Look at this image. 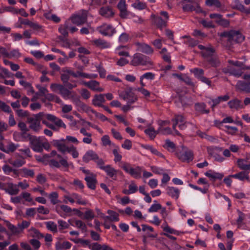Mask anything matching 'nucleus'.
Masks as SVG:
<instances>
[{
  "instance_id": "obj_1",
  "label": "nucleus",
  "mask_w": 250,
  "mask_h": 250,
  "mask_svg": "<svg viewBox=\"0 0 250 250\" xmlns=\"http://www.w3.org/2000/svg\"><path fill=\"white\" fill-rule=\"evenodd\" d=\"M29 138L30 147L36 152H42L43 149L48 151L51 146L47 140L43 137H37L27 134Z\"/></svg>"
},
{
  "instance_id": "obj_2",
  "label": "nucleus",
  "mask_w": 250,
  "mask_h": 250,
  "mask_svg": "<svg viewBox=\"0 0 250 250\" xmlns=\"http://www.w3.org/2000/svg\"><path fill=\"white\" fill-rule=\"evenodd\" d=\"M64 142L65 140L63 139L53 140V145L62 153L64 154L65 152H68L72 155L73 158H78L79 152L76 147L73 145L68 146L65 144Z\"/></svg>"
},
{
  "instance_id": "obj_3",
  "label": "nucleus",
  "mask_w": 250,
  "mask_h": 250,
  "mask_svg": "<svg viewBox=\"0 0 250 250\" xmlns=\"http://www.w3.org/2000/svg\"><path fill=\"white\" fill-rule=\"evenodd\" d=\"M50 157L56 156L59 161L55 159H51L48 160L49 165L51 167L61 168V167L64 168L68 169L69 164L67 161V158H63L62 156L58 154L56 150H52L49 154Z\"/></svg>"
},
{
  "instance_id": "obj_4",
  "label": "nucleus",
  "mask_w": 250,
  "mask_h": 250,
  "mask_svg": "<svg viewBox=\"0 0 250 250\" xmlns=\"http://www.w3.org/2000/svg\"><path fill=\"white\" fill-rule=\"evenodd\" d=\"M182 152L177 151L176 153L178 158L182 162L189 163L192 162L194 159L193 151L184 146H182Z\"/></svg>"
},
{
  "instance_id": "obj_5",
  "label": "nucleus",
  "mask_w": 250,
  "mask_h": 250,
  "mask_svg": "<svg viewBox=\"0 0 250 250\" xmlns=\"http://www.w3.org/2000/svg\"><path fill=\"white\" fill-rule=\"evenodd\" d=\"M130 63L133 66L152 65L149 57L140 53H136L133 55Z\"/></svg>"
},
{
  "instance_id": "obj_6",
  "label": "nucleus",
  "mask_w": 250,
  "mask_h": 250,
  "mask_svg": "<svg viewBox=\"0 0 250 250\" xmlns=\"http://www.w3.org/2000/svg\"><path fill=\"white\" fill-rule=\"evenodd\" d=\"M121 167L126 173L135 179H139L141 177L142 168L141 167L137 166L133 168L131 167L129 163H125Z\"/></svg>"
},
{
  "instance_id": "obj_7",
  "label": "nucleus",
  "mask_w": 250,
  "mask_h": 250,
  "mask_svg": "<svg viewBox=\"0 0 250 250\" xmlns=\"http://www.w3.org/2000/svg\"><path fill=\"white\" fill-rule=\"evenodd\" d=\"M42 115V113L40 112L33 116L27 118V122L29 124V128L36 132H39L41 129V116Z\"/></svg>"
},
{
  "instance_id": "obj_8",
  "label": "nucleus",
  "mask_w": 250,
  "mask_h": 250,
  "mask_svg": "<svg viewBox=\"0 0 250 250\" xmlns=\"http://www.w3.org/2000/svg\"><path fill=\"white\" fill-rule=\"evenodd\" d=\"M83 161L85 163L93 161L99 167L102 164H104V161L100 158L98 154L92 150H88L83 157Z\"/></svg>"
},
{
  "instance_id": "obj_9",
  "label": "nucleus",
  "mask_w": 250,
  "mask_h": 250,
  "mask_svg": "<svg viewBox=\"0 0 250 250\" xmlns=\"http://www.w3.org/2000/svg\"><path fill=\"white\" fill-rule=\"evenodd\" d=\"M219 36L222 39L227 38V41L229 42L234 40L237 42H241L245 39L241 32H221Z\"/></svg>"
},
{
  "instance_id": "obj_10",
  "label": "nucleus",
  "mask_w": 250,
  "mask_h": 250,
  "mask_svg": "<svg viewBox=\"0 0 250 250\" xmlns=\"http://www.w3.org/2000/svg\"><path fill=\"white\" fill-rule=\"evenodd\" d=\"M87 11L84 10L82 11L81 14H74L70 18L72 22L77 26L85 23L87 21Z\"/></svg>"
},
{
  "instance_id": "obj_11",
  "label": "nucleus",
  "mask_w": 250,
  "mask_h": 250,
  "mask_svg": "<svg viewBox=\"0 0 250 250\" xmlns=\"http://www.w3.org/2000/svg\"><path fill=\"white\" fill-rule=\"evenodd\" d=\"M171 121L173 123V129H175L177 125L181 130L185 129L187 127L186 120L182 115H175Z\"/></svg>"
},
{
  "instance_id": "obj_12",
  "label": "nucleus",
  "mask_w": 250,
  "mask_h": 250,
  "mask_svg": "<svg viewBox=\"0 0 250 250\" xmlns=\"http://www.w3.org/2000/svg\"><path fill=\"white\" fill-rule=\"evenodd\" d=\"M68 32H63L62 36L59 37V39L63 42L62 46L66 48H70L71 45L78 46L80 45L79 42L75 39L74 41L68 39L67 37Z\"/></svg>"
},
{
  "instance_id": "obj_13",
  "label": "nucleus",
  "mask_w": 250,
  "mask_h": 250,
  "mask_svg": "<svg viewBox=\"0 0 250 250\" xmlns=\"http://www.w3.org/2000/svg\"><path fill=\"white\" fill-rule=\"evenodd\" d=\"M92 28L90 26H87V27H82V28H77L75 25H73L71 24L68 22H65L64 24L61 26L59 28V31H61V30H63V31H76L80 30V31H88L90 30H91Z\"/></svg>"
},
{
  "instance_id": "obj_14",
  "label": "nucleus",
  "mask_w": 250,
  "mask_h": 250,
  "mask_svg": "<svg viewBox=\"0 0 250 250\" xmlns=\"http://www.w3.org/2000/svg\"><path fill=\"white\" fill-rule=\"evenodd\" d=\"M104 164H102L99 166V168L104 170L106 173V175L110 178H112L113 180H116L118 170L115 169L109 165L106 166H104Z\"/></svg>"
},
{
  "instance_id": "obj_15",
  "label": "nucleus",
  "mask_w": 250,
  "mask_h": 250,
  "mask_svg": "<svg viewBox=\"0 0 250 250\" xmlns=\"http://www.w3.org/2000/svg\"><path fill=\"white\" fill-rule=\"evenodd\" d=\"M122 96L124 100L127 101V103L130 104L134 103L137 100L136 96L131 88L125 90Z\"/></svg>"
},
{
  "instance_id": "obj_16",
  "label": "nucleus",
  "mask_w": 250,
  "mask_h": 250,
  "mask_svg": "<svg viewBox=\"0 0 250 250\" xmlns=\"http://www.w3.org/2000/svg\"><path fill=\"white\" fill-rule=\"evenodd\" d=\"M54 123V124H52L49 123L47 121H43V124L54 131H58L60 127L66 128V125L62 120H57L56 122H55Z\"/></svg>"
},
{
  "instance_id": "obj_17",
  "label": "nucleus",
  "mask_w": 250,
  "mask_h": 250,
  "mask_svg": "<svg viewBox=\"0 0 250 250\" xmlns=\"http://www.w3.org/2000/svg\"><path fill=\"white\" fill-rule=\"evenodd\" d=\"M223 72L225 73H229L231 75H233L236 77H240L243 71L241 68H236L232 66H228L223 69Z\"/></svg>"
},
{
  "instance_id": "obj_18",
  "label": "nucleus",
  "mask_w": 250,
  "mask_h": 250,
  "mask_svg": "<svg viewBox=\"0 0 250 250\" xmlns=\"http://www.w3.org/2000/svg\"><path fill=\"white\" fill-rule=\"evenodd\" d=\"M205 175L212 182H215L216 180H222L224 176L223 173L217 172L211 169L205 172Z\"/></svg>"
},
{
  "instance_id": "obj_19",
  "label": "nucleus",
  "mask_w": 250,
  "mask_h": 250,
  "mask_svg": "<svg viewBox=\"0 0 250 250\" xmlns=\"http://www.w3.org/2000/svg\"><path fill=\"white\" fill-rule=\"evenodd\" d=\"M85 181L86 182L87 186L91 189H95L96 188V185L97 181L96 176L94 174H90L86 175L84 178Z\"/></svg>"
},
{
  "instance_id": "obj_20",
  "label": "nucleus",
  "mask_w": 250,
  "mask_h": 250,
  "mask_svg": "<svg viewBox=\"0 0 250 250\" xmlns=\"http://www.w3.org/2000/svg\"><path fill=\"white\" fill-rule=\"evenodd\" d=\"M117 7L120 11V16L122 19H125L128 15L125 0H120L117 5Z\"/></svg>"
},
{
  "instance_id": "obj_21",
  "label": "nucleus",
  "mask_w": 250,
  "mask_h": 250,
  "mask_svg": "<svg viewBox=\"0 0 250 250\" xmlns=\"http://www.w3.org/2000/svg\"><path fill=\"white\" fill-rule=\"evenodd\" d=\"M228 104L229 107L231 109L238 110L244 108V105L241 101L237 98L229 101Z\"/></svg>"
},
{
  "instance_id": "obj_22",
  "label": "nucleus",
  "mask_w": 250,
  "mask_h": 250,
  "mask_svg": "<svg viewBox=\"0 0 250 250\" xmlns=\"http://www.w3.org/2000/svg\"><path fill=\"white\" fill-rule=\"evenodd\" d=\"M167 194L172 198L177 200L180 195V190L173 187H167L166 188Z\"/></svg>"
},
{
  "instance_id": "obj_23",
  "label": "nucleus",
  "mask_w": 250,
  "mask_h": 250,
  "mask_svg": "<svg viewBox=\"0 0 250 250\" xmlns=\"http://www.w3.org/2000/svg\"><path fill=\"white\" fill-rule=\"evenodd\" d=\"M136 45L138 46V50L144 53L151 54L153 52V48L147 44L136 42Z\"/></svg>"
},
{
  "instance_id": "obj_24",
  "label": "nucleus",
  "mask_w": 250,
  "mask_h": 250,
  "mask_svg": "<svg viewBox=\"0 0 250 250\" xmlns=\"http://www.w3.org/2000/svg\"><path fill=\"white\" fill-rule=\"evenodd\" d=\"M237 88L247 93H250V82L239 81L236 84Z\"/></svg>"
},
{
  "instance_id": "obj_25",
  "label": "nucleus",
  "mask_w": 250,
  "mask_h": 250,
  "mask_svg": "<svg viewBox=\"0 0 250 250\" xmlns=\"http://www.w3.org/2000/svg\"><path fill=\"white\" fill-rule=\"evenodd\" d=\"M91 42L93 45L101 49L107 48L110 46V43L101 39L93 40Z\"/></svg>"
},
{
  "instance_id": "obj_26",
  "label": "nucleus",
  "mask_w": 250,
  "mask_h": 250,
  "mask_svg": "<svg viewBox=\"0 0 250 250\" xmlns=\"http://www.w3.org/2000/svg\"><path fill=\"white\" fill-rule=\"evenodd\" d=\"M105 102L104 94H96L92 100V104L95 106L101 107Z\"/></svg>"
},
{
  "instance_id": "obj_27",
  "label": "nucleus",
  "mask_w": 250,
  "mask_h": 250,
  "mask_svg": "<svg viewBox=\"0 0 250 250\" xmlns=\"http://www.w3.org/2000/svg\"><path fill=\"white\" fill-rule=\"evenodd\" d=\"M4 189L6 192L11 195H16L19 192L18 185L11 183H8L6 188Z\"/></svg>"
},
{
  "instance_id": "obj_28",
  "label": "nucleus",
  "mask_w": 250,
  "mask_h": 250,
  "mask_svg": "<svg viewBox=\"0 0 250 250\" xmlns=\"http://www.w3.org/2000/svg\"><path fill=\"white\" fill-rule=\"evenodd\" d=\"M108 216H105L104 218L105 220H109L111 222H118L119 221V215L116 211L112 210L107 211Z\"/></svg>"
},
{
  "instance_id": "obj_29",
  "label": "nucleus",
  "mask_w": 250,
  "mask_h": 250,
  "mask_svg": "<svg viewBox=\"0 0 250 250\" xmlns=\"http://www.w3.org/2000/svg\"><path fill=\"white\" fill-rule=\"evenodd\" d=\"M138 190V188L134 181H131L128 186V189H124L122 191V193L126 194L129 195L135 193Z\"/></svg>"
},
{
  "instance_id": "obj_30",
  "label": "nucleus",
  "mask_w": 250,
  "mask_h": 250,
  "mask_svg": "<svg viewBox=\"0 0 250 250\" xmlns=\"http://www.w3.org/2000/svg\"><path fill=\"white\" fill-rule=\"evenodd\" d=\"M206 104L204 103H197L194 105V108L197 112L201 114H208L209 109H206Z\"/></svg>"
},
{
  "instance_id": "obj_31",
  "label": "nucleus",
  "mask_w": 250,
  "mask_h": 250,
  "mask_svg": "<svg viewBox=\"0 0 250 250\" xmlns=\"http://www.w3.org/2000/svg\"><path fill=\"white\" fill-rule=\"evenodd\" d=\"M247 160L244 159L239 158L237 161V165L238 167L243 170H249L250 172V162L246 164Z\"/></svg>"
},
{
  "instance_id": "obj_32",
  "label": "nucleus",
  "mask_w": 250,
  "mask_h": 250,
  "mask_svg": "<svg viewBox=\"0 0 250 250\" xmlns=\"http://www.w3.org/2000/svg\"><path fill=\"white\" fill-rule=\"evenodd\" d=\"M100 13L101 15L107 18L113 17L114 15V13L112 11V8L109 6L101 8Z\"/></svg>"
},
{
  "instance_id": "obj_33",
  "label": "nucleus",
  "mask_w": 250,
  "mask_h": 250,
  "mask_svg": "<svg viewBox=\"0 0 250 250\" xmlns=\"http://www.w3.org/2000/svg\"><path fill=\"white\" fill-rule=\"evenodd\" d=\"M112 145L115 147L113 149L112 152L114 156V161L115 163L121 162L122 159V156L120 154V148L118 146L113 144Z\"/></svg>"
},
{
  "instance_id": "obj_34",
  "label": "nucleus",
  "mask_w": 250,
  "mask_h": 250,
  "mask_svg": "<svg viewBox=\"0 0 250 250\" xmlns=\"http://www.w3.org/2000/svg\"><path fill=\"white\" fill-rule=\"evenodd\" d=\"M42 113V115L41 116V118L42 123L43 120L55 123V122H56L57 120H61L60 119L57 118L55 116L52 114H44L43 112Z\"/></svg>"
},
{
  "instance_id": "obj_35",
  "label": "nucleus",
  "mask_w": 250,
  "mask_h": 250,
  "mask_svg": "<svg viewBox=\"0 0 250 250\" xmlns=\"http://www.w3.org/2000/svg\"><path fill=\"white\" fill-rule=\"evenodd\" d=\"M21 176L23 177L33 178L35 176V172L33 169L23 167L21 169Z\"/></svg>"
},
{
  "instance_id": "obj_36",
  "label": "nucleus",
  "mask_w": 250,
  "mask_h": 250,
  "mask_svg": "<svg viewBox=\"0 0 250 250\" xmlns=\"http://www.w3.org/2000/svg\"><path fill=\"white\" fill-rule=\"evenodd\" d=\"M89 88L93 91L98 92H102L104 91V89L100 86V83L95 80L90 81Z\"/></svg>"
},
{
  "instance_id": "obj_37",
  "label": "nucleus",
  "mask_w": 250,
  "mask_h": 250,
  "mask_svg": "<svg viewBox=\"0 0 250 250\" xmlns=\"http://www.w3.org/2000/svg\"><path fill=\"white\" fill-rule=\"evenodd\" d=\"M190 72L193 73L195 78L200 80L201 77L204 75V71L203 69L199 68H194L190 69Z\"/></svg>"
},
{
  "instance_id": "obj_38",
  "label": "nucleus",
  "mask_w": 250,
  "mask_h": 250,
  "mask_svg": "<svg viewBox=\"0 0 250 250\" xmlns=\"http://www.w3.org/2000/svg\"><path fill=\"white\" fill-rule=\"evenodd\" d=\"M10 163L15 167H21L25 164V161L23 157H19L15 160H11Z\"/></svg>"
},
{
  "instance_id": "obj_39",
  "label": "nucleus",
  "mask_w": 250,
  "mask_h": 250,
  "mask_svg": "<svg viewBox=\"0 0 250 250\" xmlns=\"http://www.w3.org/2000/svg\"><path fill=\"white\" fill-rule=\"evenodd\" d=\"M72 197H73L75 202L79 205H85L87 203V201L82 198V196L76 193H72Z\"/></svg>"
},
{
  "instance_id": "obj_40",
  "label": "nucleus",
  "mask_w": 250,
  "mask_h": 250,
  "mask_svg": "<svg viewBox=\"0 0 250 250\" xmlns=\"http://www.w3.org/2000/svg\"><path fill=\"white\" fill-rule=\"evenodd\" d=\"M215 50L213 47H207L205 50L201 51V55L202 57L206 60L207 58L214 55Z\"/></svg>"
},
{
  "instance_id": "obj_41",
  "label": "nucleus",
  "mask_w": 250,
  "mask_h": 250,
  "mask_svg": "<svg viewBox=\"0 0 250 250\" xmlns=\"http://www.w3.org/2000/svg\"><path fill=\"white\" fill-rule=\"evenodd\" d=\"M47 229L53 233H55L57 232V224L53 221H50L45 223Z\"/></svg>"
},
{
  "instance_id": "obj_42",
  "label": "nucleus",
  "mask_w": 250,
  "mask_h": 250,
  "mask_svg": "<svg viewBox=\"0 0 250 250\" xmlns=\"http://www.w3.org/2000/svg\"><path fill=\"white\" fill-rule=\"evenodd\" d=\"M163 147L167 149L168 151L173 152L175 151L176 146L174 143L169 140H166L165 144L163 145Z\"/></svg>"
},
{
  "instance_id": "obj_43",
  "label": "nucleus",
  "mask_w": 250,
  "mask_h": 250,
  "mask_svg": "<svg viewBox=\"0 0 250 250\" xmlns=\"http://www.w3.org/2000/svg\"><path fill=\"white\" fill-rule=\"evenodd\" d=\"M47 196L49 198L51 203L54 205L60 202L58 200V193L56 191L51 192L48 195H47Z\"/></svg>"
},
{
  "instance_id": "obj_44",
  "label": "nucleus",
  "mask_w": 250,
  "mask_h": 250,
  "mask_svg": "<svg viewBox=\"0 0 250 250\" xmlns=\"http://www.w3.org/2000/svg\"><path fill=\"white\" fill-rule=\"evenodd\" d=\"M166 226L164 227H162L164 231L165 232V233H167L168 234H173L176 235H179L181 234V232H180L179 231L176 230L168 226L167 224V222H166Z\"/></svg>"
},
{
  "instance_id": "obj_45",
  "label": "nucleus",
  "mask_w": 250,
  "mask_h": 250,
  "mask_svg": "<svg viewBox=\"0 0 250 250\" xmlns=\"http://www.w3.org/2000/svg\"><path fill=\"white\" fill-rule=\"evenodd\" d=\"M206 61L212 66L216 67L219 65V62L217 60L216 56L213 55L212 56L209 57L206 59Z\"/></svg>"
},
{
  "instance_id": "obj_46",
  "label": "nucleus",
  "mask_w": 250,
  "mask_h": 250,
  "mask_svg": "<svg viewBox=\"0 0 250 250\" xmlns=\"http://www.w3.org/2000/svg\"><path fill=\"white\" fill-rule=\"evenodd\" d=\"M142 230L144 232L143 235H147V234H154L151 232L154 231V229L151 226H149L147 225L143 224L142 225ZM155 234H157L155 233Z\"/></svg>"
},
{
  "instance_id": "obj_47",
  "label": "nucleus",
  "mask_w": 250,
  "mask_h": 250,
  "mask_svg": "<svg viewBox=\"0 0 250 250\" xmlns=\"http://www.w3.org/2000/svg\"><path fill=\"white\" fill-rule=\"evenodd\" d=\"M144 132L149 137L151 140H153L158 133V132L152 127H150L145 129Z\"/></svg>"
},
{
  "instance_id": "obj_48",
  "label": "nucleus",
  "mask_w": 250,
  "mask_h": 250,
  "mask_svg": "<svg viewBox=\"0 0 250 250\" xmlns=\"http://www.w3.org/2000/svg\"><path fill=\"white\" fill-rule=\"evenodd\" d=\"M23 24L29 25L33 30H39L42 29V26L37 24V23H34L28 20H25L23 21Z\"/></svg>"
},
{
  "instance_id": "obj_49",
  "label": "nucleus",
  "mask_w": 250,
  "mask_h": 250,
  "mask_svg": "<svg viewBox=\"0 0 250 250\" xmlns=\"http://www.w3.org/2000/svg\"><path fill=\"white\" fill-rule=\"evenodd\" d=\"M95 217L94 211L91 209L86 210L83 213V218L87 220H91Z\"/></svg>"
},
{
  "instance_id": "obj_50",
  "label": "nucleus",
  "mask_w": 250,
  "mask_h": 250,
  "mask_svg": "<svg viewBox=\"0 0 250 250\" xmlns=\"http://www.w3.org/2000/svg\"><path fill=\"white\" fill-rule=\"evenodd\" d=\"M246 170H243L236 174L230 175V176L232 178L238 179L241 181H244V176L246 173Z\"/></svg>"
},
{
  "instance_id": "obj_51",
  "label": "nucleus",
  "mask_w": 250,
  "mask_h": 250,
  "mask_svg": "<svg viewBox=\"0 0 250 250\" xmlns=\"http://www.w3.org/2000/svg\"><path fill=\"white\" fill-rule=\"evenodd\" d=\"M0 109L3 112L10 114L12 112L10 106L0 100Z\"/></svg>"
},
{
  "instance_id": "obj_52",
  "label": "nucleus",
  "mask_w": 250,
  "mask_h": 250,
  "mask_svg": "<svg viewBox=\"0 0 250 250\" xmlns=\"http://www.w3.org/2000/svg\"><path fill=\"white\" fill-rule=\"evenodd\" d=\"M59 94H60L64 99H66L70 95L71 92L63 85L60 90Z\"/></svg>"
},
{
  "instance_id": "obj_53",
  "label": "nucleus",
  "mask_w": 250,
  "mask_h": 250,
  "mask_svg": "<svg viewBox=\"0 0 250 250\" xmlns=\"http://www.w3.org/2000/svg\"><path fill=\"white\" fill-rule=\"evenodd\" d=\"M224 127L227 129L225 131L229 134L234 135L238 131V128L235 126L225 125Z\"/></svg>"
},
{
  "instance_id": "obj_54",
  "label": "nucleus",
  "mask_w": 250,
  "mask_h": 250,
  "mask_svg": "<svg viewBox=\"0 0 250 250\" xmlns=\"http://www.w3.org/2000/svg\"><path fill=\"white\" fill-rule=\"evenodd\" d=\"M101 141L102 145L104 146H110L111 145V142L110 140V137L108 135H104L102 138Z\"/></svg>"
},
{
  "instance_id": "obj_55",
  "label": "nucleus",
  "mask_w": 250,
  "mask_h": 250,
  "mask_svg": "<svg viewBox=\"0 0 250 250\" xmlns=\"http://www.w3.org/2000/svg\"><path fill=\"white\" fill-rule=\"evenodd\" d=\"M162 208V206L160 204H153L148 208L149 212H155Z\"/></svg>"
},
{
  "instance_id": "obj_56",
  "label": "nucleus",
  "mask_w": 250,
  "mask_h": 250,
  "mask_svg": "<svg viewBox=\"0 0 250 250\" xmlns=\"http://www.w3.org/2000/svg\"><path fill=\"white\" fill-rule=\"evenodd\" d=\"M75 225L78 228L81 229L82 230H86V226L84 223L81 220H76L75 221Z\"/></svg>"
},
{
  "instance_id": "obj_57",
  "label": "nucleus",
  "mask_w": 250,
  "mask_h": 250,
  "mask_svg": "<svg viewBox=\"0 0 250 250\" xmlns=\"http://www.w3.org/2000/svg\"><path fill=\"white\" fill-rule=\"evenodd\" d=\"M206 3L207 5H214L218 8L221 6V2L218 0H206Z\"/></svg>"
},
{
  "instance_id": "obj_58",
  "label": "nucleus",
  "mask_w": 250,
  "mask_h": 250,
  "mask_svg": "<svg viewBox=\"0 0 250 250\" xmlns=\"http://www.w3.org/2000/svg\"><path fill=\"white\" fill-rule=\"evenodd\" d=\"M150 169L153 173L159 175L162 174L164 171V169L163 168L154 166H151Z\"/></svg>"
},
{
  "instance_id": "obj_59",
  "label": "nucleus",
  "mask_w": 250,
  "mask_h": 250,
  "mask_svg": "<svg viewBox=\"0 0 250 250\" xmlns=\"http://www.w3.org/2000/svg\"><path fill=\"white\" fill-rule=\"evenodd\" d=\"M239 216L236 220V223L238 226H241L242 224L243 221L244 220L245 215L244 213L239 210H238Z\"/></svg>"
},
{
  "instance_id": "obj_60",
  "label": "nucleus",
  "mask_w": 250,
  "mask_h": 250,
  "mask_svg": "<svg viewBox=\"0 0 250 250\" xmlns=\"http://www.w3.org/2000/svg\"><path fill=\"white\" fill-rule=\"evenodd\" d=\"M132 146V142L128 139H125L122 145V147L125 149L130 150Z\"/></svg>"
},
{
  "instance_id": "obj_61",
  "label": "nucleus",
  "mask_w": 250,
  "mask_h": 250,
  "mask_svg": "<svg viewBox=\"0 0 250 250\" xmlns=\"http://www.w3.org/2000/svg\"><path fill=\"white\" fill-rule=\"evenodd\" d=\"M129 39V35L125 32H123L119 37V42L121 43H125Z\"/></svg>"
},
{
  "instance_id": "obj_62",
  "label": "nucleus",
  "mask_w": 250,
  "mask_h": 250,
  "mask_svg": "<svg viewBox=\"0 0 250 250\" xmlns=\"http://www.w3.org/2000/svg\"><path fill=\"white\" fill-rule=\"evenodd\" d=\"M155 22L156 25L160 28V29H162L163 26H165L166 25V22L164 21L162 18L158 17L155 20Z\"/></svg>"
},
{
  "instance_id": "obj_63",
  "label": "nucleus",
  "mask_w": 250,
  "mask_h": 250,
  "mask_svg": "<svg viewBox=\"0 0 250 250\" xmlns=\"http://www.w3.org/2000/svg\"><path fill=\"white\" fill-rule=\"evenodd\" d=\"M97 70L99 72L100 77L101 78H104L106 76V70L101 65H98L96 66Z\"/></svg>"
},
{
  "instance_id": "obj_64",
  "label": "nucleus",
  "mask_w": 250,
  "mask_h": 250,
  "mask_svg": "<svg viewBox=\"0 0 250 250\" xmlns=\"http://www.w3.org/2000/svg\"><path fill=\"white\" fill-rule=\"evenodd\" d=\"M58 223L59 224V230H62L65 229H67L69 227V225L68 223L62 220H59L58 221Z\"/></svg>"
}]
</instances>
